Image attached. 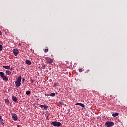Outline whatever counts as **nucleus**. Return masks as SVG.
I'll return each instance as SVG.
<instances>
[{"instance_id":"nucleus-1","label":"nucleus","mask_w":127,"mask_h":127,"mask_svg":"<svg viewBox=\"0 0 127 127\" xmlns=\"http://www.w3.org/2000/svg\"><path fill=\"white\" fill-rule=\"evenodd\" d=\"M21 76L18 77L17 80L15 82V85L17 88L20 87V85H21Z\"/></svg>"},{"instance_id":"nucleus-2","label":"nucleus","mask_w":127,"mask_h":127,"mask_svg":"<svg viewBox=\"0 0 127 127\" xmlns=\"http://www.w3.org/2000/svg\"><path fill=\"white\" fill-rule=\"evenodd\" d=\"M114 122H111V121H107V122L105 123V125L106 127H113V126H114Z\"/></svg>"},{"instance_id":"nucleus-3","label":"nucleus","mask_w":127,"mask_h":127,"mask_svg":"<svg viewBox=\"0 0 127 127\" xmlns=\"http://www.w3.org/2000/svg\"><path fill=\"white\" fill-rule=\"evenodd\" d=\"M51 125H52L54 127H60V126H61V123L57 121H54L52 122Z\"/></svg>"},{"instance_id":"nucleus-4","label":"nucleus","mask_w":127,"mask_h":127,"mask_svg":"<svg viewBox=\"0 0 127 127\" xmlns=\"http://www.w3.org/2000/svg\"><path fill=\"white\" fill-rule=\"evenodd\" d=\"M45 59L46 60V63L50 64V63H53V60H52V59L48 57L45 58Z\"/></svg>"},{"instance_id":"nucleus-5","label":"nucleus","mask_w":127,"mask_h":127,"mask_svg":"<svg viewBox=\"0 0 127 127\" xmlns=\"http://www.w3.org/2000/svg\"><path fill=\"white\" fill-rule=\"evenodd\" d=\"M12 117L14 121H17V115H16L15 113L12 114Z\"/></svg>"},{"instance_id":"nucleus-6","label":"nucleus","mask_w":127,"mask_h":127,"mask_svg":"<svg viewBox=\"0 0 127 127\" xmlns=\"http://www.w3.org/2000/svg\"><path fill=\"white\" fill-rule=\"evenodd\" d=\"M13 53L15 56H17V55L19 53V51H18V50L14 49L13 50Z\"/></svg>"},{"instance_id":"nucleus-7","label":"nucleus","mask_w":127,"mask_h":127,"mask_svg":"<svg viewBox=\"0 0 127 127\" xmlns=\"http://www.w3.org/2000/svg\"><path fill=\"white\" fill-rule=\"evenodd\" d=\"M12 100L15 103H18V102H17V98L14 96L12 97Z\"/></svg>"},{"instance_id":"nucleus-8","label":"nucleus","mask_w":127,"mask_h":127,"mask_svg":"<svg viewBox=\"0 0 127 127\" xmlns=\"http://www.w3.org/2000/svg\"><path fill=\"white\" fill-rule=\"evenodd\" d=\"M40 107L41 108H44V110H47L48 108V106L47 105H41Z\"/></svg>"},{"instance_id":"nucleus-9","label":"nucleus","mask_w":127,"mask_h":127,"mask_svg":"<svg viewBox=\"0 0 127 127\" xmlns=\"http://www.w3.org/2000/svg\"><path fill=\"white\" fill-rule=\"evenodd\" d=\"M25 62H26V64H27L28 65L31 64V61H30V60H26Z\"/></svg>"},{"instance_id":"nucleus-10","label":"nucleus","mask_w":127,"mask_h":127,"mask_svg":"<svg viewBox=\"0 0 127 127\" xmlns=\"http://www.w3.org/2000/svg\"><path fill=\"white\" fill-rule=\"evenodd\" d=\"M76 105H78L79 106L82 107V108H84V107H85V105L84 104L81 103H77L76 104Z\"/></svg>"},{"instance_id":"nucleus-11","label":"nucleus","mask_w":127,"mask_h":127,"mask_svg":"<svg viewBox=\"0 0 127 127\" xmlns=\"http://www.w3.org/2000/svg\"><path fill=\"white\" fill-rule=\"evenodd\" d=\"M3 68H4V69H6V70H9L10 69V66H3Z\"/></svg>"},{"instance_id":"nucleus-12","label":"nucleus","mask_w":127,"mask_h":127,"mask_svg":"<svg viewBox=\"0 0 127 127\" xmlns=\"http://www.w3.org/2000/svg\"><path fill=\"white\" fill-rule=\"evenodd\" d=\"M3 80V81H8V78H7L6 76H4V77H2Z\"/></svg>"},{"instance_id":"nucleus-13","label":"nucleus","mask_w":127,"mask_h":127,"mask_svg":"<svg viewBox=\"0 0 127 127\" xmlns=\"http://www.w3.org/2000/svg\"><path fill=\"white\" fill-rule=\"evenodd\" d=\"M113 117H117V116H119V113L116 112L115 113L112 114Z\"/></svg>"},{"instance_id":"nucleus-14","label":"nucleus","mask_w":127,"mask_h":127,"mask_svg":"<svg viewBox=\"0 0 127 127\" xmlns=\"http://www.w3.org/2000/svg\"><path fill=\"white\" fill-rule=\"evenodd\" d=\"M6 75H8V76H9V75H11V73L10 72V71H9V70H6Z\"/></svg>"},{"instance_id":"nucleus-15","label":"nucleus","mask_w":127,"mask_h":127,"mask_svg":"<svg viewBox=\"0 0 127 127\" xmlns=\"http://www.w3.org/2000/svg\"><path fill=\"white\" fill-rule=\"evenodd\" d=\"M0 76L1 77V78H2L3 77H4L5 76L4 73H3V72H0Z\"/></svg>"},{"instance_id":"nucleus-16","label":"nucleus","mask_w":127,"mask_h":127,"mask_svg":"<svg viewBox=\"0 0 127 127\" xmlns=\"http://www.w3.org/2000/svg\"><path fill=\"white\" fill-rule=\"evenodd\" d=\"M49 96H51V97H54V96H55V93H52L50 94Z\"/></svg>"},{"instance_id":"nucleus-17","label":"nucleus","mask_w":127,"mask_h":127,"mask_svg":"<svg viewBox=\"0 0 127 127\" xmlns=\"http://www.w3.org/2000/svg\"><path fill=\"white\" fill-rule=\"evenodd\" d=\"M31 94V92L29 91H27L26 92V95H30Z\"/></svg>"},{"instance_id":"nucleus-18","label":"nucleus","mask_w":127,"mask_h":127,"mask_svg":"<svg viewBox=\"0 0 127 127\" xmlns=\"http://www.w3.org/2000/svg\"><path fill=\"white\" fill-rule=\"evenodd\" d=\"M5 103H6V104H8L9 103V100H8V99H5Z\"/></svg>"},{"instance_id":"nucleus-19","label":"nucleus","mask_w":127,"mask_h":127,"mask_svg":"<svg viewBox=\"0 0 127 127\" xmlns=\"http://www.w3.org/2000/svg\"><path fill=\"white\" fill-rule=\"evenodd\" d=\"M2 50V45L0 44V51H1Z\"/></svg>"},{"instance_id":"nucleus-20","label":"nucleus","mask_w":127,"mask_h":127,"mask_svg":"<svg viewBox=\"0 0 127 127\" xmlns=\"http://www.w3.org/2000/svg\"><path fill=\"white\" fill-rule=\"evenodd\" d=\"M83 71H84V69H82V68H80L79 70V72H80V73H81V72H83Z\"/></svg>"},{"instance_id":"nucleus-21","label":"nucleus","mask_w":127,"mask_h":127,"mask_svg":"<svg viewBox=\"0 0 127 127\" xmlns=\"http://www.w3.org/2000/svg\"><path fill=\"white\" fill-rule=\"evenodd\" d=\"M54 86V87H57V86H58V83H55Z\"/></svg>"},{"instance_id":"nucleus-22","label":"nucleus","mask_w":127,"mask_h":127,"mask_svg":"<svg viewBox=\"0 0 127 127\" xmlns=\"http://www.w3.org/2000/svg\"><path fill=\"white\" fill-rule=\"evenodd\" d=\"M44 52H45V53L48 52V49H45Z\"/></svg>"},{"instance_id":"nucleus-23","label":"nucleus","mask_w":127,"mask_h":127,"mask_svg":"<svg viewBox=\"0 0 127 127\" xmlns=\"http://www.w3.org/2000/svg\"><path fill=\"white\" fill-rule=\"evenodd\" d=\"M31 83H34L35 81L34 80H33V79H31Z\"/></svg>"},{"instance_id":"nucleus-24","label":"nucleus","mask_w":127,"mask_h":127,"mask_svg":"<svg viewBox=\"0 0 127 127\" xmlns=\"http://www.w3.org/2000/svg\"><path fill=\"white\" fill-rule=\"evenodd\" d=\"M42 68L43 69H45V65H43V66H42Z\"/></svg>"},{"instance_id":"nucleus-25","label":"nucleus","mask_w":127,"mask_h":127,"mask_svg":"<svg viewBox=\"0 0 127 127\" xmlns=\"http://www.w3.org/2000/svg\"><path fill=\"white\" fill-rule=\"evenodd\" d=\"M0 124H1V125H4V123H3V122H2V121H1V122H0Z\"/></svg>"},{"instance_id":"nucleus-26","label":"nucleus","mask_w":127,"mask_h":127,"mask_svg":"<svg viewBox=\"0 0 127 127\" xmlns=\"http://www.w3.org/2000/svg\"><path fill=\"white\" fill-rule=\"evenodd\" d=\"M2 35V32L0 30V36Z\"/></svg>"},{"instance_id":"nucleus-27","label":"nucleus","mask_w":127,"mask_h":127,"mask_svg":"<svg viewBox=\"0 0 127 127\" xmlns=\"http://www.w3.org/2000/svg\"><path fill=\"white\" fill-rule=\"evenodd\" d=\"M19 46H21V43H19Z\"/></svg>"},{"instance_id":"nucleus-28","label":"nucleus","mask_w":127,"mask_h":127,"mask_svg":"<svg viewBox=\"0 0 127 127\" xmlns=\"http://www.w3.org/2000/svg\"><path fill=\"white\" fill-rule=\"evenodd\" d=\"M1 119H2V117L0 116V120H1Z\"/></svg>"},{"instance_id":"nucleus-29","label":"nucleus","mask_w":127,"mask_h":127,"mask_svg":"<svg viewBox=\"0 0 127 127\" xmlns=\"http://www.w3.org/2000/svg\"><path fill=\"white\" fill-rule=\"evenodd\" d=\"M17 127H20V126H19V125H17Z\"/></svg>"},{"instance_id":"nucleus-30","label":"nucleus","mask_w":127,"mask_h":127,"mask_svg":"<svg viewBox=\"0 0 127 127\" xmlns=\"http://www.w3.org/2000/svg\"><path fill=\"white\" fill-rule=\"evenodd\" d=\"M24 80H25V79H23V81H24Z\"/></svg>"}]
</instances>
